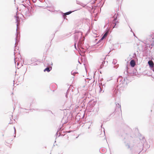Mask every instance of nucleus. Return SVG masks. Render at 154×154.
I'll list each match as a JSON object with an SVG mask.
<instances>
[{
    "mask_svg": "<svg viewBox=\"0 0 154 154\" xmlns=\"http://www.w3.org/2000/svg\"><path fill=\"white\" fill-rule=\"evenodd\" d=\"M146 40V42L151 45H154V34L152 33L148 35Z\"/></svg>",
    "mask_w": 154,
    "mask_h": 154,
    "instance_id": "nucleus-1",
    "label": "nucleus"
},
{
    "mask_svg": "<svg viewBox=\"0 0 154 154\" xmlns=\"http://www.w3.org/2000/svg\"><path fill=\"white\" fill-rule=\"evenodd\" d=\"M130 64L131 66L132 67H134L136 65L135 62L134 60H131Z\"/></svg>",
    "mask_w": 154,
    "mask_h": 154,
    "instance_id": "nucleus-2",
    "label": "nucleus"
},
{
    "mask_svg": "<svg viewBox=\"0 0 154 154\" xmlns=\"http://www.w3.org/2000/svg\"><path fill=\"white\" fill-rule=\"evenodd\" d=\"M148 63L150 66L152 67L153 66L154 64L152 61L150 60L148 62Z\"/></svg>",
    "mask_w": 154,
    "mask_h": 154,
    "instance_id": "nucleus-3",
    "label": "nucleus"
},
{
    "mask_svg": "<svg viewBox=\"0 0 154 154\" xmlns=\"http://www.w3.org/2000/svg\"><path fill=\"white\" fill-rule=\"evenodd\" d=\"M52 69V67H50V68H49V67H47V68H46V69H45L44 70V72H45V71H47L48 72H49L51 70V69Z\"/></svg>",
    "mask_w": 154,
    "mask_h": 154,
    "instance_id": "nucleus-4",
    "label": "nucleus"
},
{
    "mask_svg": "<svg viewBox=\"0 0 154 154\" xmlns=\"http://www.w3.org/2000/svg\"><path fill=\"white\" fill-rule=\"evenodd\" d=\"M107 32H106L104 34V35H103V36L101 38V40H103L107 36Z\"/></svg>",
    "mask_w": 154,
    "mask_h": 154,
    "instance_id": "nucleus-5",
    "label": "nucleus"
},
{
    "mask_svg": "<svg viewBox=\"0 0 154 154\" xmlns=\"http://www.w3.org/2000/svg\"><path fill=\"white\" fill-rule=\"evenodd\" d=\"M71 13V12H66V13H65V14L66 15H68V14H70Z\"/></svg>",
    "mask_w": 154,
    "mask_h": 154,
    "instance_id": "nucleus-6",
    "label": "nucleus"
},
{
    "mask_svg": "<svg viewBox=\"0 0 154 154\" xmlns=\"http://www.w3.org/2000/svg\"><path fill=\"white\" fill-rule=\"evenodd\" d=\"M105 63V61H103V62H102V64H103V63Z\"/></svg>",
    "mask_w": 154,
    "mask_h": 154,
    "instance_id": "nucleus-7",
    "label": "nucleus"
},
{
    "mask_svg": "<svg viewBox=\"0 0 154 154\" xmlns=\"http://www.w3.org/2000/svg\"><path fill=\"white\" fill-rule=\"evenodd\" d=\"M13 94H13V92H12V93L11 94H12V95Z\"/></svg>",
    "mask_w": 154,
    "mask_h": 154,
    "instance_id": "nucleus-8",
    "label": "nucleus"
},
{
    "mask_svg": "<svg viewBox=\"0 0 154 154\" xmlns=\"http://www.w3.org/2000/svg\"><path fill=\"white\" fill-rule=\"evenodd\" d=\"M116 24H115V25L113 27V28H114L115 27H116Z\"/></svg>",
    "mask_w": 154,
    "mask_h": 154,
    "instance_id": "nucleus-9",
    "label": "nucleus"
},
{
    "mask_svg": "<svg viewBox=\"0 0 154 154\" xmlns=\"http://www.w3.org/2000/svg\"><path fill=\"white\" fill-rule=\"evenodd\" d=\"M102 67H103V66H102L101 67V68H102Z\"/></svg>",
    "mask_w": 154,
    "mask_h": 154,
    "instance_id": "nucleus-10",
    "label": "nucleus"
}]
</instances>
